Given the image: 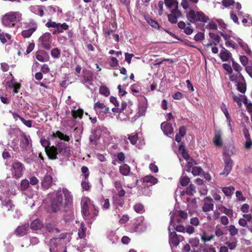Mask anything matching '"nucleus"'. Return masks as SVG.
Wrapping results in <instances>:
<instances>
[{
	"instance_id": "f257e3e1",
	"label": "nucleus",
	"mask_w": 252,
	"mask_h": 252,
	"mask_svg": "<svg viewBox=\"0 0 252 252\" xmlns=\"http://www.w3.org/2000/svg\"><path fill=\"white\" fill-rule=\"evenodd\" d=\"M51 208L53 212H57L62 208H69L72 205L73 196L66 189H58L56 192L49 193Z\"/></svg>"
},
{
	"instance_id": "f03ea898",
	"label": "nucleus",
	"mask_w": 252,
	"mask_h": 252,
	"mask_svg": "<svg viewBox=\"0 0 252 252\" xmlns=\"http://www.w3.org/2000/svg\"><path fill=\"white\" fill-rule=\"evenodd\" d=\"M40 143L45 148V151L50 159H55L60 158L63 160H67L70 157V149L66 144L63 142H58L56 147L54 146L49 147L50 142L44 138L41 139Z\"/></svg>"
},
{
	"instance_id": "7ed1b4c3",
	"label": "nucleus",
	"mask_w": 252,
	"mask_h": 252,
	"mask_svg": "<svg viewBox=\"0 0 252 252\" xmlns=\"http://www.w3.org/2000/svg\"><path fill=\"white\" fill-rule=\"evenodd\" d=\"M232 65L234 70L238 73L236 75L233 74L229 75V79L231 81L235 83L237 90L241 93L244 94L246 91V84L244 77L240 73L242 67L233 59H232Z\"/></svg>"
},
{
	"instance_id": "20e7f679",
	"label": "nucleus",
	"mask_w": 252,
	"mask_h": 252,
	"mask_svg": "<svg viewBox=\"0 0 252 252\" xmlns=\"http://www.w3.org/2000/svg\"><path fill=\"white\" fill-rule=\"evenodd\" d=\"M82 212L85 219L90 220L97 216L98 211L90 199L84 198L82 199Z\"/></svg>"
},
{
	"instance_id": "39448f33",
	"label": "nucleus",
	"mask_w": 252,
	"mask_h": 252,
	"mask_svg": "<svg viewBox=\"0 0 252 252\" xmlns=\"http://www.w3.org/2000/svg\"><path fill=\"white\" fill-rule=\"evenodd\" d=\"M32 151V140L29 135L22 133L20 138V149L18 154L26 158Z\"/></svg>"
},
{
	"instance_id": "423d86ee",
	"label": "nucleus",
	"mask_w": 252,
	"mask_h": 252,
	"mask_svg": "<svg viewBox=\"0 0 252 252\" xmlns=\"http://www.w3.org/2000/svg\"><path fill=\"white\" fill-rule=\"evenodd\" d=\"M86 228L84 227L83 223H81L78 232V237L73 243V246L79 252L85 251L87 249L86 243Z\"/></svg>"
},
{
	"instance_id": "0eeeda50",
	"label": "nucleus",
	"mask_w": 252,
	"mask_h": 252,
	"mask_svg": "<svg viewBox=\"0 0 252 252\" xmlns=\"http://www.w3.org/2000/svg\"><path fill=\"white\" fill-rule=\"evenodd\" d=\"M187 19L191 23L202 22L207 23L209 18L203 12L193 9H190L186 15Z\"/></svg>"
},
{
	"instance_id": "6e6552de",
	"label": "nucleus",
	"mask_w": 252,
	"mask_h": 252,
	"mask_svg": "<svg viewBox=\"0 0 252 252\" xmlns=\"http://www.w3.org/2000/svg\"><path fill=\"white\" fill-rule=\"evenodd\" d=\"M93 73L89 70H83V75L80 77V81L86 87L93 92L97 88L93 79Z\"/></svg>"
},
{
	"instance_id": "1a4fd4ad",
	"label": "nucleus",
	"mask_w": 252,
	"mask_h": 252,
	"mask_svg": "<svg viewBox=\"0 0 252 252\" xmlns=\"http://www.w3.org/2000/svg\"><path fill=\"white\" fill-rule=\"evenodd\" d=\"M173 223V217L172 215H171V221L170 224L168 227V230L169 231V243L170 245H173L177 246L179 244L180 242L183 240V237L181 235H177L175 231H171L172 230L175 229V226Z\"/></svg>"
},
{
	"instance_id": "9d476101",
	"label": "nucleus",
	"mask_w": 252,
	"mask_h": 252,
	"mask_svg": "<svg viewBox=\"0 0 252 252\" xmlns=\"http://www.w3.org/2000/svg\"><path fill=\"white\" fill-rule=\"evenodd\" d=\"M47 28H54L56 30L53 32V33L55 34L58 33H62L64 31H66L68 29V26L65 23L61 24L52 21L51 19L48 20L45 24Z\"/></svg>"
},
{
	"instance_id": "9b49d317",
	"label": "nucleus",
	"mask_w": 252,
	"mask_h": 252,
	"mask_svg": "<svg viewBox=\"0 0 252 252\" xmlns=\"http://www.w3.org/2000/svg\"><path fill=\"white\" fill-rule=\"evenodd\" d=\"M46 243L49 247L50 252H56L58 250L59 244L64 243L65 240L60 238H54L48 241L46 240Z\"/></svg>"
},
{
	"instance_id": "f8f14e48",
	"label": "nucleus",
	"mask_w": 252,
	"mask_h": 252,
	"mask_svg": "<svg viewBox=\"0 0 252 252\" xmlns=\"http://www.w3.org/2000/svg\"><path fill=\"white\" fill-rule=\"evenodd\" d=\"M94 108L98 115H103L109 113V108L100 101L94 103Z\"/></svg>"
},
{
	"instance_id": "ddd939ff",
	"label": "nucleus",
	"mask_w": 252,
	"mask_h": 252,
	"mask_svg": "<svg viewBox=\"0 0 252 252\" xmlns=\"http://www.w3.org/2000/svg\"><path fill=\"white\" fill-rule=\"evenodd\" d=\"M224 156V168L223 169V172L220 173L221 175H227L230 173L232 170V168L233 166V162L232 160L230 158L225 154H223Z\"/></svg>"
},
{
	"instance_id": "4468645a",
	"label": "nucleus",
	"mask_w": 252,
	"mask_h": 252,
	"mask_svg": "<svg viewBox=\"0 0 252 252\" xmlns=\"http://www.w3.org/2000/svg\"><path fill=\"white\" fill-rule=\"evenodd\" d=\"M16 15L13 13H8L3 16L2 18V23L7 27H13L15 25Z\"/></svg>"
},
{
	"instance_id": "2eb2a0df",
	"label": "nucleus",
	"mask_w": 252,
	"mask_h": 252,
	"mask_svg": "<svg viewBox=\"0 0 252 252\" xmlns=\"http://www.w3.org/2000/svg\"><path fill=\"white\" fill-rule=\"evenodd\" d=\"M53 184V178L51 172H47L41 180V185L44 189H48Z\"/></svg>"
},
{
	"instance_id": "dca6fc26",
	"label": "nucleus",
	"mask_w": 252,
	"mask_h": 252,
	"mask_svg": "<svg viewBox=\"0 0 252 252\" xmlns=\"http://www.w3.org/2000/svg\"><path fill=\"white\" fill-rule=\"evenodd\" d=\"M213 202V199L211 197L207 196L205 197L203 200V204L202 207V211L205 213L212 211L214 206Z\"/></svg>"
},
{
	"instance_id": "f3484780",
	"label": "nucleus",
	"mask_w": 252,
	"mask_h": 252,
	"mask_svg": "<svg viewBox=\"0 0 252 252\" xmlns=\"http://www.w3.org/2000/svg\"><path fill=\"white\" fill-rule=\"evenodd\" d=\"M51 37V34L49 32H46L39 38V41L44 48L46 49L50 48Z\"/></svg>"
},
{
	"instance_id": "a211bd4d",
	"label": "nucleus",
	"mask_w": 252,
	"mask_h": 252,
	"mask_svg": "<svg viewBox=\"0 0 252 252\" xmlns=\"http://www.w3.org/2000/svg\"><path fill=\"white\" fill-rule=\"evenodd\" d=\"M161 128L165 135L171 137L173 134V128L171 124L167 122H163L161 124Z\"/></svg>"
},
{
	"instance_id": "6ab92c4d",
	"label": "nucleus",
	"mask_w": 252,
	"mask_h": 252,
	"mask_svg": "<svg viewBox=\"0 0 252 252\" xmlns=\"http://www.w3.org/2000/svg\"><path fill=\"white\" fill-rule=\"evenodd\" d=\"M179 29L184 30V32L187 35H190L193 32V29L191 27L190 23L186 24L183 21H180L178 24Z\"/></svg>"
},
{
	"instance_id": "aec40b11",
	"label": "nucleus",
	"mask_w": 252,
	"mask_h": 252,
	"mask_svg": "<svg viewBox=\"0 0 252 252\" xmlns=\"http://www.w3.org/2000/svg\"><path fill=\"white\" fill-rule=\"evenodd\" d=\"M31 28L28 30H26L22 32V36L25 38H28L31 36L32 33L35 32L37 28L36 23L31 22L30 23Z\"/></svg>"
},
{
	"instance_id": "412c9836",
	"label": "nucleus",
	"mask_w": 252,
	"mask_h": 252,
	"mask_svg": "<svg viewBox=\"0 0 252 252\" xmlns=\"http://www.w3.org/2000/svg\"><path fill=\"white\" fill-rule=\"evenodd\" d=\"M71 110V115L74 118L79 117L82 118L83 114V110L80 109L79 107L75 103H73L70 107Z\"/></svg>"
},
{
	"instance_id": "4be33fe9",
	"label": "nucleus",
	"mask_w": 252,
	"mask_h": 252,
	"mask_svg": "<svg viewBox=\"0 0 252 252\" xmlns=\"http://www.w3.org/2000/svg\"><path fill=\"white\" fill-rule=\"evenodd\" d=\"M216 208L221 212L225 214L229 217H232L233 215V212L232 209L226 208L222 203L216 204Z\"/></svg>"
},
{
	"instance_id": "5701e85b",
	"label": "nucleus",
	"mask_w": 252,
	"mask_h": 252,
	"mask_svg": "<svg viewBox=\"0 0 252 252\" xmlns=\"http://www.w3.org/2000/svg\"><path fill=\"white\" fill-rule=\"evenodd\" d=\"M127 136L128 139L129 140L131 143L133 145L136 144L137 141L141 142L142 134L140 132L132 134L131 135L128 134Z\"/></svg>"
},
{
	"instance_id": "b1692460",
	"label": "nucleus",
	"mask_w": 252,
	"mask_h": 252,
	"mask_svg": "<svg viewBox=\"0 0 252 252\" xmlns=\"http://www.w3.org/2000/svg\"><path fill=\"white\" fill-rule=\"evenodd\" d=\"M220 56L222 61L224 62L228 61L229 60H231L232 61V59H233L230 52L225 48H223L221 51Z\"/></svg>"
},
{
	"instance_id": "393cba45",
	"label": "nucleus",
	"mask_w": 252,
	"mask_h": 252,
	"mask_svg": "<svg viewBox=\"0 0 252 252\" xmlns=\"http://www.w3.org/2000/svg\"><path fill=\"white\" fill-rule=\"evenodd\" d=\"M101 128L100 127H96L95 130L92 132V135L90 136V141L91 143L95 144V141L99 139L100 136Z\"/></svg>"
},
{
	"instance_id": "a878e982",
	"label": "nucleus",
	"mask_w": 252,
	"mask_h": 252,
	"mask_svg": "<svg viewBox=\"0 0 252 252\" xmlns=\"http://www.w3.org/2000/svg\"><path fill=\"white\" fill-rule=\"evenodd\" d=\"M124 200L119 195H114L113 197V204L116 210L119 207H122L124 204Z\"/></svg>"
},
{
	"instance_id": "bb28decb",
	"label": "nucleus",
	"mask_w": 252,
	"mask_h": 252,
	"mask_svg": "<svg viewBox=\"0 0 252 252\" xmlns=\"http://www.w3.org/2000/svg\"><path fill=\"white\" fill-rule=\"evenodd\" d=\"M52 137L53 138H59L61 140H63L65 141H69L70 140L69 137L66 134H64L63 133L60 131H57L56 132H53L52 134Z\"/></svg>"
},
{
	"instance_id": "cd10ccee",
	"label": "nucleus",
	"mask_w": 252,
	"mask_h": 252,
	"mask_svg": "<svg viewBox=\"0 0 252 252\" xmlns=\"http://www.w3.org/2000/svg\"><path fill=\"white\" fill-rule=\"evenodd\" d=\"M30 11L42 17L44 15V11L43 7L39 5L31 6L30 7Z\"/></svg>"
},
{
	"instance_id": "c85d7f7f",
	"label": "nucleus",
	"mask_w": 252,
	"mask_h": 252,
	"mask_svg": "<svg viewBox=\"0 0 252 252\" xmlns=\"http://www.w3.org/2000/svg\"><path fill=\"white\" fill-rule=\"evenodd\" d=\"M221 133L220 131H216L215 136L213 139V141L216 146L220 147L222 145V142L221 141Z\"/></svg>"
},
{
	"instance_id": "c756f323",
	"label": "nucleus",
	"mask_w": 252,
	"mask_h": 252,
	"mask_svg": "<svg viewBox=\"0 0 252 252\" xmlns=\"http://www.w3.org/2000/svg\"><path fill=\"white\" fill-rule=\"evenodd\" d=\"M158 179L151 175H148L144 177L143 178V182L144 183L149 184L150 186L155 185L158 183Z\"/></svg>"
},
{
	"instance_id": "7c9ffc66",
	"label": "nucleus",
	"mask_w": 252,
	"mask_h": 252,
	"mask_svg": "<svg viewBox=\"0 0 252 252\" xmlns=\"http://www.w3.org/2000/svg\"><path fill=\"white\" fill-rule=\"evenodd\" d=\"M29 228V225L25 224L17 228V235L23 236L27 234Z\"/></svg>"
},
{
	"instance_id": "2f4dec72",
	"label": "nucleus",
	"mask_w": 252,
	"mask_h": 252,
	"mask_svg": "<svg viewBox=\"0 0 252 252\" xmlns=\"http://www.w3.org/2000/svg\"><path fill=\"white\" fill-rule=\"evenodd\" d=\"M42 226L43 223L39 219L34 220L31 224V227L33 230L40 229Z\"/></svg>"
},
{
	"instance_id": "473e14b6",
	"label": "nucleus",
	"mask_w": 252,
	"mask_h": 252,
	"mask_svg": "<svg viewBox=\"0 0 252 252\" xmlns=\"http://www.w3.org/2000/svg\"><path fill=\"white\" fill-rule=\"evenodd\" d=\"M119 170L120 173L122 175L124 176H127L130 173V168L128 165L123 164L120 166Z\"/></svg>"
},
{
	"instance_id": "72a5a7b5",
	"label": "nucleus",
	"mask_w": 252,
	"mask_h": 252,
	"mask_svg": "<svg viewBox=\"0 0 252 252\" xmlns=\"http://www.w3.org/2000/svg\"><path fill=\"white\" fill-rule=\"evenodd\" d=\"M221 189L224 194L227 197H231L235 190V188L232 186H229L228 187L222 188Z\"/></svg>"
},
{
	"instance_id": "f704fd0d",
	"label": "nucleus",
	"mask_w": 252,
	"mask_h": 252,
	"mask_svg": "<svg viewBox=\"0 0 252 252\" xmlns=\"http://www.w3.org/2000/svg\"><path fill=\"white\" fill-rule=\"evenodd\" d=\"M179 152L182 154L183 158L186 160H189V156L188 153L186 151L185 146L182 143L179 147Z\"/></svg>"
},
{
	"instance_id": "c9c22d12",
	"label": "nucleus",
	"mask_w": 252,
	"mask_h": 252,
	"mask_svg": "<svg viewBox=\"0 0 252 252\" xmlns=\"http://www.w3.org/2000/svg\"><path fill=\"white\" fill-rule=\"evenodd\" d=\"M237 242L238 241L236 239L233 238L231 239L230 241L225 242V244L228 249L230 250H233L236 248L237 246Z\"/></svg>"
},
{
	"instance_id": "e433bc0d",
	"label": "nucleus",
	"mask_w": 252,
	"mask_h": 252,
	"mask_svg": "<svg viewBox=\"0 0 252 252\" xmlns=\"http://www.w3.org/2000/svg\"><path fill=\"white\" fill-rule=\"evenodd\" d=\"M235 40L240 45V46L243 49V50H244V51L247 54H249L251 53V50L249 48L248 45L244 42H243V41L241 39L239 38H237L235 39Z\"/></svg>"
},
{
	"instance_id": "4c0bfd02",
	"label": "nucleus",
	"mask_w": 252,
	"mask_h": 252,
	"mask_svg": "<svg viewBox=\"0 0 252 252\" xmlns=\"http://www.w3.org/2000/svg\"><path fill=\"white\" fill-rule=\"evenodd\" d=\"M147 110V105L145 103H140L138 105V111L137 112L138 117L144 116Z\"/></svg>"
},
{
	"instance_id": "58836bf2",
	"label": "nucleus",
	"mask_w": 252,
	"mask_h": 252,
	"mask_svg": "<svg viewBox=\"0 0 252 252\" xmlns=\"http://www.w3.org/2000/svg\"><path fill=\"white\" fill-rule=\"evenodd\" d=\"M107 237L112 243H116L118 242L119 237L116 234V233L113 231L108 232Z\"/></svg>"
},
{
	"instance_id": "ea45409f",
	"label": "nucleus",
	"mask_w": 252,
	"mask_h": 252,
	"mask_svg": "<svg viewBox=\"0 0 252 252\" xmlns=\"http://www.w3.org/2000/svg\"><path fill=\"white\" fill-rule=\"evenodd\" d=\"M170 215H172L173 217V220L174 219L175 216H179L182 219H186L188 217V214L186 212L184 211H176L175 213L170 212ZM174 220H173V221Z\"/></svg>"
},
{
	"instance_id": "a19ab883",
	"label": "nucleus",
	"mask_w": 252,
	"mask_h": 252,
	"mask_svg": "<svg viewBox=\"0 0 252 252\" xmlns=\"http://www.w3.org/2000/svg\"><path fill=\"white\" fill-rule=\"evenodd\" d=\"M36 58L40 62H45L47 60V55L44 52L38 51L36 53Z\"/></svg>"
},
{
	"instance_id": "79ce46f5",
	"label": "nucleus",
	"mask_w": 252,
	"mask_h": 252,
	"mask_svg": "<svg viewBox=\"0 0 252 252\" xmlns=\"http://www.w3.org/2000/svg\"><path fill=\"white\" fill-rule=\"evenodd\" d=\"M24 169L23 164L20 162L17 161V178L21 177Z\"/></svg>"
},
{
	"instance_id": "37998d69",
	"label": "nucleus",
	"mask_w": 252,
	"mask_h": 252,
	"mask_svg": "<svg viewBox=\"0 0 252 252\" xmlns=\"http://www.w3.org/2000/svg\"><path fill=\"white\" fill-rule=\"evenodd\" d=\"M214 238L213 235H208L205 232H203L201 235V239L204 243L210 241Z\"/></svg>"
},
{
	"instance_id": "c03bdc74",
	"label": "nucleus",
	"mask_w": 252,
	"mask_h": 252,
	"mask_svg": "<svg viewBox=\"0 0 252 252\" xmlns=\"http://www.w3.org/2000/svg\"><path fill=\"white\" fill-rule=\"evenodd\" d=\"M46 229L49 232L51 233H58L60 232L59 229L56 227L52 223H48L46 225Z\"/></svg>"
},
{
	"instance_id": "a18cd8bd",
	"label": "nucleus",
	"mask_w": 252,
	"mask_h": 252,
	"mask_svg": "<svg viewBox=\"0 0 252 252\" xmlns=\"http://www.w3.org/2000/svg\"><path fill=\"white\" fill-rule=\"evenodd\" d=\"M209 36L212 39V41H213V43H214L215 45H216L220 42V37L219 35L214 33L210 32Z\"/></svg>"
},
{
	"instance_id": "49530a36",
	"label": "nucleus",
	"mask_w": 252,
	"mask_h": 252,
	"mask_svg": "<svg viewBox=\"0 0 252 252\" xmlns=\"http://www.w3.org/2000/svg\"><path fill=\"white\" fill-rule=\"evenodd\" d=\"M203 172V170L198 166L193 167L191 169V173L194 176L200 175Z\"/></svg>"
},
{
	"instance_id": "de8ad7c7",
	"label": "nucleus",
	"mask_w": 252,
	"mask_h": 252,
	"mask_svg": "<svg viewBox=\"0 0 252 252\" xmlns=\"http://www.w3.org/2000/svg\"><path fill=\"white\" fill-rule=\"evenodd\" d=\"M165 5L169 8L172 7L175 5L176 7H178V2L175 0H164Z\"/></svg>"
},
{
	"instance_id": "09e8293b",
	"label": "nucleus",
	"mask_w": 252,
	"mask_h": 252,
	"mask_svg": "<svg viewBox=\"0 0 252 252\" xmlns=\"http://www.w3.org/2000/svg\"><path fill=\"white\" fill-rule=\"evenodd\" d=\"M19 118V120L24 124L25 126H28V127H32V122L31 120H27L25 119L24 118L17 114V118Z\"/></svg>"
},
{
	"instance_id": "8fccbe9b",
	"label": "nucleus",
	"mask_w": 252,
	"mask_h": 252,
	"mask_svg": "<svg viewBox=\"0 0 252 252\" xmlns=\"http://www.w3.org/2000/svg\"><path fill=\"white\" fill-rule=\"evenodd\" d=\"M228 231L231 236H234L238 233V229L234 225H230L229 226Z\"/></svg>"
},
{
	"instance_id": "3c124183",
	"label": "nucleus",
	"mask_w": 252,
	"mask_h": 252,
	"mask_svg": "<svg viewBox=\"0 0 252 252\" xmlns=\"http://www.w3.org/2000/svg\"><path fill=\"white\" fill-rule=\"evenodd\" d=\"M51 54L53 58H59L61 55V51L58 48H55L51 50Z\"/></svg>"
},
{
	"instance_id": "603ef678",
	"label": "nucleus",
	"mask_w": 252,
	"mask_h": 252,
	"mask_svg": "<svg viewBox=\"0 0 252 252\" xmlns=\"http://www.w3.org/2000/svg\"><path fill=\"white\" fill-rule=\"evenodd\" d=\"M133 208L136 212L140 214L143 213L144 211V206L140 203L136 204Z\"/></svg>"
},
{
	"instance_id": "864d4df0",
	"label": "nucleus",
	"mask_w": 252,
	"mask_h": 252,
	"mask_svg": "<svg viewBox=\"0 0 252 252\" xmlns=\"http://www.w3.org/2000/svg\"><path fill=\"white\" fill-rule=\"evenodd\" d=\"M186 192L189 195H192L193 193H195L196 189L195 186L192 184H190L189 187L187 188Z\"/></svg>"
},
{
	"instance_id": "5fc2aeb1",
	"label": "nucleus",
	"mask_w": 252,
	"mask_h": 252,
	"mask_svg": "<svg viewBox=\"0 0 252 252\" xmlns=\"http://www.w3.org/2000/svg\"><path fill=\"white\" fill-rule=\"evenodd\" d=\"M99 93L105 96H107L110 94V92L108 88L103 86L100 87Z\"/></svg>"
},
{
	"instance_id": "6e6d98bb",
	"label": "nucleus",
	"mask_w": 252,
	"mask_h": 252,
	"mask_svg": "<svg viewBox=\"0 0 252 252\" xmlns=\"http://www.w3.org/2000/svg\"><path fill=\"white\" fill-rule=\"evenodd\" d=\"M146 21L147 23L153 28L155 29H159V26L158 24V23L155 20L151 19V18H147L146 19Z\"/></svg>"
},
{
	"instance_id": "4d7b16f0",
	"label": "nucleus",
	"mask_w": 252,
	"mask_h": 252,
	"mask_svg": "<svg viewBox=\"0 0 252 252\" xmlns=\"http://www.w3.org/2000/svg\"><path fill=\"white\" fill-rule=\"evenodd\" d=\"M204 33L202 32H199L196 34L194 37V40L195 41H200L204 39Z\"/></svg>"
},
{
	"instance_id": "13d9d810",
	"label": "nucleus",
	"mask_w": 252,
	"mask_h": 252,
	"mask_svg": "<svg viewBox=\"0 0 252 252\" xmlns=\"http://www.w3.org/2000/svg\"><path fill=\"white\" fill-rule=\"evenodd\" d=\"M29 181L27 179L23 180L21 183V189L22 190H25L29 187Z\"/></svg>"
},
{
	"instance_id": "bf43d9fd",
	"label": "nucleus",
	"mask_w": 252,
	"mask_h": 252,
	"mask_svg": "<svg viewBox=\"0 0 252 252\" xmlns=\"http://www.w3.org/2000/svg\"><path fill=\"white\" fill-rule=\"evenodd\" d=\"M220 109L224 114L226 118L230 117L229 112L226 105L224 103H222L220 105Z\"/></svg>"
},
{
	"instance_id": "052dcab7",
	"label": "nucleus",
	"mask_w": 252,
	"mask_h": 252,
	"mask_svg": "<svg viewBox=\"0 0 252 252\" xmlns=\"http://www.w3.org/2000/svg\"><path fill=\"white\" fill-rule=\"evenodd\" d=\"M189 182V179L186 176H182L180 179V184L182 186H186Z\"/></svg>"
},
{
	"instance_id": "680f3d73",
	"label": "nucleus",
	"mask_w": 252,
	"mask_h": 252,
	"mask_svg": "<svg viewBox=\"0 0 252 252\" xmlns=\"http://www.w3.org/2000/svg\"><path fill=\"white\" fill-rule=\"evenodd\" d=\"M192 247H197L199 244V240L198 238L190 239L189 241Z\"/></svg>"
},
{
	"instance_id": "e2e57ef3",
	"label": "nucleus",
	"mask_w": 252,
	"mask_h": 252,
	"mask_svg": "<svg viewBox=\"0 0 252 252\" xmlns=\"http://www.w3.org/2000/svg\"><path fill=\"white\" fill-rule=\"evenodd\" d=\"M225 45L227 47H231L233 49H236L238 47L236 43L231 40L230 38L225 42Z\"/></svg>"
},
{
	"instance_id": "0e129e2a",
	"label": "nucleus",
	"mask_w": 252,
	"mask_h": 252,
	"mask_svg": "<svg viewBox=\"0 0 252 252\" xmlns=\"http://www.w3.org/2000/svg\"><path fill=\"white\" fill-rule=\"evenodd\" d=\"M110 207V202L109 199H105L102 202V208L103 210H107Z\"/></svg>"
},
{
	"instance_id": "69168bd1",
	"label": "nucleus",
	"mask_w": 252,
	"mask_h": 252,
	"mask_svg": "<svg viewBox=\"0 0 252 252\" xmlns=\"http://www.w3.org/2000/svg\"><path fill=\"white\" fill-rule=\"evenodd\" d=\"M110 59L109 64L111 67H114L118 65V61L116 58L111 57Z\"/></svg>"
},
{
	"instance_id": "338daca9",
	"label": "nucleus",
	"mask_w": 252,
	"mask_h": 252,
	"mask_svg": "<svg viewBox=\"0 0 252 252\" xmlns=\"http://www.w3.org/2000/svg\"><path fill=\"white\" fill-rule=\"evenodd\" d=\"M244 96L242 95L237 96L235 94H233V100L237 103V104L239 106L242 105V99L241 97H243Z\"/></svg>"
},
{
	"instance_id": "774afa93",
	"label": "nucleus",
	"mask_w": 252,
	"mask_h": 252,
	"mask_svg": "<svg viewBox=\"0 0 252 252\" xmlns=\"http://www.w3.org/2000/svg\"><path fill=\"white\" fill-rule=\"evenodd\" d=\"M125 158V155L123 152H120L117 155V159L120 162H123Z\"/></svg>"
}]
</instances>
